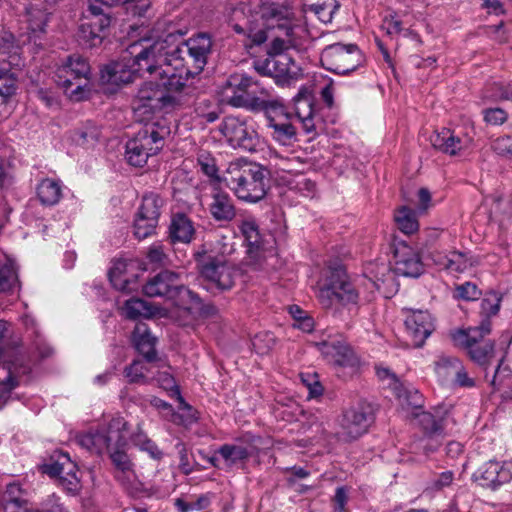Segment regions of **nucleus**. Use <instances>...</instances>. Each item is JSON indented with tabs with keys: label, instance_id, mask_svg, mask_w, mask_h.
I'll list each match as a JSON object with an SVG mask.
<instances>
[{
	"label": "nucleus",
	"instance_id": "f8f14e48",
	"mask_svg": "<svg viewBox=\"0 0 512 512\" xmlns=\"http://www.w3.org/2000/svg\"><path fill=\"white\" fill-rule=\"evenodd\" d=\"M394 259L393 272L385 264L377 267L376 279L373 281L377 290H380L381 285L385 283L394 282V274L415 278L423 272V264L419 254L405 243H399L396 246Z\"/></svg>",
	"mask_w": 512,
	"mask_h": 512
},
{
	"label": "nucleus",
	"instance_id": "79ce46f5",
	"mask_svg": "<svg viewBox=\"0 0 512 512\" xmlns=\"http://www.w3.org/2000/svg\"><path fill=\"white\" fill-rule=\"evenodd\" d=\"M87 4L89 15H86L85 19L96 21L100 29L107 28L110 25V17L106 13L109 8L108 4L103 0H87Z\"/></svg>",
	"mask_w": 512,
	"mask_h": 512
},
{
	"label": "nucleus",
	"instance_id": "20e7f679",
	"mask_svg": "<svg viewBox=\"0 0 512 512\" xmlns=\"http://www.w3.org/2000/svg\"><path fill=\"white\" fill-rule=\"evenodd\" d=\"M252 78L242 76L236 83L239 94L233 95L228 102L235 107H249L265 112L267 126L271 129V137L281 145L289 146L296 141L297 131L290 115L280 99L259 100L250 97L249 89L254 85Z\"/></svg>",
	"mask_w": 512,
	"mask_h": 512
},
{
	"label": "nucleus",
	"instance_id": "864d4df0",
	"mask_svg": "<svg viewBox=\"0 0 512 512\" xmlns=\"http://www.w3.org/2000/svg\"><path fill=\"white\" fill-rule=\"evenodd\" d=\"M290 188L304 197L312 198L315 195V183L305 175L298 174L290 182Z\"/></svg>",
	"mask_w": 512,
	"mask_h": 512
},
{
	"label": "nucleus",
	"instance_id": "a19ab883",
	"mask_svg": "<svg viewBox=\"0 0 512 512\" xmlns=\"http://www.w3.org/2000/svg\"><path fill=\"white\" fill-rule=\"evenodd\" d=\"M108 452H110L112 463L118 470L119 474L116 475L117 479L121 481L124 479L130 480L134 473L132 470V463L128 455L122 448H115L113 450H108Z\"/></svg>",
	"mask_w": 512,
	"mask_h": 512
},
{
	"label": "nucleus",
	"instance_id": "09e8293b",
	"mask_svg": "<svg viewBox=\"0 0 512 512\" xmlns=\"http://www.w3.org/2000/svg\"><path fill=\"white\" fill-rule=\"evenodd\" d=\"M158 225V221L150 219L147 216L141 215L140 213H136L134 219V235L138 239H145L151 236Z\"/></svg>",
	"mask_w": 512,
	"mask_h": 512
},
{
	"label": "nucleus",
	"instance_id": "052dcab7",
	"mask_svg": "<svg viewBox=\"0 0 512 512\" xmlns=\"http://www.w3.org/2000/svg\"><path fill=\"white\" fill-rule=\"evenodd\" d=\"M175 447L179 454V469H180V471L185 475L191 474L194 471V468L189 462L188 450H187L186 445L183 442H178Z\"/></svg>",
	"mask_w": 512,
	"mask_h": 512
},
{
	"label": "nucleus",
	"instance_id": "aec40b11",
	"mask_svg": "<svg viewBox=\"0 0 512 512\" xmlns=\"http://www.w3.org/2000/svg\"><path fill=\"white\" fill-rule=\"evenodd\" d=\"M475 479L483 487L496 488L512 480V462L489 461L476 473Z\"/></svg>",
	"mask_w": 512,
	"mask_h": 512
},
{
	"label": "nucleus",
	"instance_id": "dca6fc26",
	"mask_svg": "<svg viewBox=\"0 0 512 512\" xmlns=\"http://www.w3.org/2000/svg\"><path fill=\"white\" fill-rule=\"evenodd\" d=\"M474 135V128L471 126L455 129L442 128L432 133L430 143L435 149L454 156L471 147Z\"/></svg>",
	"mask_w": 512,
	"mask_h": 512
},
{
	"label": "nucleus",
	"instance_id": "de8ad7c7",
	"mask_svg": "<svg viewBox=\"0 0 512 512\" xmlns=\"http://www.w3.org/2000/svg\"><path fill=\"white\" fill-rule=\"evenodd\" d=\"M179 406L177 412H172L170 420L178 425L190 426L196 422L197 417L194 409L179 396Z\"/></svg>",
	"mask_w": 512,
	"mask_h": 512
},
{
	"label": "nucleus",
	"instance_id": "a211bd4d",
	"mask_svg": "<svg viewBox=\"0 0 512 512\" xmlns=\"http://www.w3.org/2000/svg\"><path fill=\"white\" fill-rule=\"evenodd\" d=\"M321 354L332 365L338 368L349 369L350 373L356 371L359 360L350 347L336 339H327L316 343Z\"/></svg>",
	"mask_w": 512,
	"mask_h": 512
},
{
	"label": "nucleus",
	"instance_id": "6ab92c4d",
	"mask_svg": "<svg viewBox=\"0 0 512 512\" xmlns=\"http://www.w3.org/2000/svg\"><path fill=\"white\" fill-rule=\"evenodd\" d=\"M407 335L415 347H420L434 329L431 315L428 311L410 310L405 319Z\"/></svg>",
	"mask_w": 512,
	"mask_h": 512
},
{
	"label": "nucleus",
	"instance_id": "5701e85b",
	"mask_svg": "<svg viewBox=\"0 0 512 512\" xmlns=\"http://www.w3.org/2000/svg\"><path fill=\"white\" fill-rule=\"evenodd\" d=\"M428 258L437 267L450 274L463 273L472 266L470 257L466 253L457 250L444 252L435 249L428 252Z\"/></svg>",
	"mask_w": 512,
	"mask_h": 512
},
{
	"label": "nucleus",
	"instance_id": "6e6d98bb",
	"mask_svg": "<svg viewBox=\"0 0 512 512\" xmlns=\"http://www.w3.org/2000/svg\"><path fill=\"white\" fill-rule=\"evenodd\" d=\"M16 90V78L8 69L0 68V96L9 97Z\"/></svg>",
	"mask_w": 512,
	"mask_h": 512
},
{
	"label": "nucleus",
	"instance_id": "e433bc0d",
	"mask_svg": "<svg viewBox=\"0 0 512 512\" xmlns=\"http://www.w3.org/2000/svg\"><path fill=\"white\" fill-rule=\"evenodd\" d=\"M105 28H99L96 21L85 20L79 27L78 40L86 47H96L101 44L103 36L101 32Z\"/></svg>",
	"mask_w": 512,
	"mask_h": 512
},
{
	"label": "nucleus",
	"instance_id": "7ed1b4c3",
	"mask_svg": "<svg viewBox=\"0 0 512 512\" xmlns=\"http://www.w3.org/2000/svg\"><path fill=\"white\" fill-rule=\"evenodd\" d=\"M155 42H165L169 48H164L161 61V75L164 76V84L170 87H183L185 85L184 72V54L187 53L197 70H202L207 62V57L211 51L212 41L209 35L199 33L189 38L185 42H180V35L169 33L165 38L154 40Z\"/></svg>",
	"mask_w": 512,
	"mask_h": 512
},
{
	"label": "nucleus",
	"instance_id": "5fc2aeb1",
	"mask_svg": "<svg viewBox=\"0 0 512 512\" xmlns=\"http://www.w3.org/2000/svg\"><path fill=\"white\" fill-rule=\"evenodd\" d=\"M455 298L465 301H475L480 298L481 290L476 284L465 282L455 288Z\"/></svg>",
	"mask_w": 512,
	"mask_h": 512
},
{
	"label": "nucleus",
	"instance_id": "473e14b6",
	"mask_svg": "<svg viewBox=\"0 0 512 512\" xmlns=\"http://www.w3.org/2000/svg\"><path fill=\"white\" fill-rule=\"evenodd\" d=\"M37 196L43 205L53 206L62 198V184L60 180L44 178L37 185Z\"/></svg>",
	"mask_w": 512,
	"mask_h": 512
},
{
	"label": "nucleus",
	"instance_id": "a878e982",
	"mask_svg": "<svg viewBox=\"0 0 512 512\" xmlns=\"http://www.w3.org/2000/svg\"><path fill=\"white\" fill-rule=\"evenodd\" d=\"M295 118L301 123L305 134L313 138L317 134L313 102L310 97L298 95L294 98Z\"/></svg>",
	"mask_w": 512,
	"mask_h": 512
},
{
	"label": "nucleus",
	"instance_id": "72a5a7b5",
	"mask_svg": "<svg viewBox=\"0 0 512 512\" xmlns=\"http://www.w3.org/2000/svg\"><path fill=\"white\" fill-rule=\"evenodd\" d=\"M452 365V369L455 372V382L461 387H472L474 386V380L470 378L467 372L464 370L461 362L454 357L442 356L436 362V372L440 377H446L448 373L444 370L445 365Z\"/></svg>",
	"mask_w": 512,
	"mask_h": 512
},
{
	"label": "nucleus",
	"instance_id": "ddd939ff",
	"mask_svg": "<svg viewBox=\"0 0 512 512\" xmlns=\"http://www.w3.org/2000/svg\"><path fill=\"white\" fill-rule=\"evenodd\" d=\"M490 331V321L485 319L479 327L457 330L452 334V339L455 345L461 346L468 351L473 361L485 364L494 351V343L490 340H484V337Z\"/></svg>",
	"mask_w": 512,
	"mask_h": 512
},
{
	"label": "nucleus",
	"instance_id": "f3484780",
	"mask_svg": "<svg viewBox=\"0 0 512 512\" xmlns=\"http://www.w3.org/2000/svg\"><path fill=\"white\" fill-rule=\"evenodd\" d=\"M197 265L202 277L213 287L224 291L234 286L236 269L225 261L206 255L197 254Z\"/></svg>",
	"mask_w": 512,
	"mask_h": 512
},
{
	"label": "nucleus",
	"instance_id": "423d86ee",
	"mask_svg": "<svg viewBox=\"0 0 512 512\" xmlns=\"http://www.w3.org/2000/svg\"><path fill=\"white\" fill-rule=\"evenodd\" d=\"M143 293L148 297H160L183 310H192L201 305L200 297L187 288L181 281L179 273L163 270L150 278L143 286Z\"/></svg>",
	"mask_w": 512,
	"mask_h": 512
},
{
	"label": "nucleus",
	"instance_id": "ea45409f",
	"mask_svg": "<svg viewBox=\"0 0 512 512\" xmlns=\"http://www.w3.org/2000/svg\"><path fill=\"white\" fill-rule=\"evenodd\" d=\"M437 413H439L437 411ZM418 424L429 435L441 434L447 422L446 416H439L431 412H421L417 415Z\"/></svg>",
	"mask_w": 512,
	"mask_h": 512
},
{
	"label": "nucleus",
	"instance_id": "338daca9",
	"mask_svg": "<svg viewBox=\"0 0 512 512\" xmlns=\"http://www.w3.org/2000/svg\"><path fill=\"white\" fill-rule=\"evenodd\" d=\"M0 49L3 50L4 53H17L19 49V45L15 44V37L11 33H4L0 38Z\"/></svg>",
	"mask_w": 512,
	"mask_h": 512
},
{
	"label": "nucleus",
	"instance_id": "8fccbe9b",
	"mask_svg": "<svg viewBox=\"0 0 512 512\" xmlns=\"http://www.w3.org/2000/svg\"><path fill=\"white\" fill-rule=\"evenodd\" d=\"M101 440L102 439L99 430L95 432L90 431L77 437V443L81 447L96 454H101L105 451L104 442Z\"/></svg>",
	"mask_w": 512,
	"mask_h": 512
},
{
	"label": "nucleus",
	"instance_id": "c85d7f7f",
	"mask_svg": "<svg viewBox=\"0 0 512 512\" xmlns=\"http://www.w3.org/2000/svg\"><path fill=\"white\" fill-rule=\"evenodd\" d=\"M195 229L192 221L183 213L175 214L169 225V238L172 243H190Z\"/></svg>",
	"mask_w": 512,
	"mask_h": 512
},
{
	"label": "nucleus",
	"instance_id": "393cba45",
	"mask_svg": "<svg viewBox=\"0 0 512 512\" xmlns=\"http://www.w3.org/2000/svg\"><path fill=\"white\" fill-rule=\"evenodd\" d=\"M105 451L123 448L129 437L128 425L124 418H113L106 427L99 430Z\"/></svg>",
	"mask_w": 512,
	"mask_h": 512
},
{
	"label": "nucleus",
	"instance_id": "37998d69",
	"mask_svg": "<svg viewBox=\"0 0 512 512\" xmlns=\"http://www.w3.org/2000/svg\"><path fill=\"white\" fill-rule=\"evenodd\" d=\"M164 200L156 193H148L143 196L138 213L147 216L150 219L159 221Z\"/></svg>",
	"mask_w": 512,
	"mask_h": 512
},
{
	"label": "nucleus",
	"instance_id": "4d7b16f0",
	"mask_svg": "<svg viewBox=\"0 0 512 512\" xmlns=\"http://www.w3.org/2000/svg\"><path fill=\"white\" fill-rule=\"evenodd\" d=\"M501 297L497 292L491 291L486 294L481 302V312L487 317L496 315L500 309Z\"/></svg>",
	"mask_w": 512,
	"mask_h": 512
},
{
	"label": "nucleus",
	"instance_id": "a18cd8bd",
	"mask_svg": "<svg viewBox=\"0 0 512 512\" xmlns=\"http://www.w3.org/2000/svg\"><path fill=\"white\" fill-rule=\"evenodd\" d=\"M194 112L198 118L205 123H212L219 118L220 109L217 103L210 99H198L195 103Z\"/></svg>",
	"mask_w": 512,
	"mask_h": 512
},
{
	"label": "nucleus",
	"instance_id": "7c9ffc66",
	"mask_svg": "<svg viewBox=\"0 0 512 512\" xmlns=\"http://www.w3.org/2000/svg\"><path fill=\"white\" fill-rule=\"evenodd\" d=\"M20 288L15 262L5 258L0 262V294L13 295Z\"/></svg>",
	"mask_w": 512,
	"mask_h": 512
},
{
	"label": "nucleus",
	"instance_id": "603ef678",
	"mask_svg": "<svg viewBox=\"0 0 512 512\" xmlns=\"http://www.w3.org/2000/svg\"><path fill=\"white\" fill-rule=\"evenodd\" d=\"M484 98L512 101V84L493 83L485 88Z\"/></svg>",
	"mask_w": 512,
	"mask_h": 512
},
{
	"label": "nucleus",
	"instance_id": "b1692460",
	"mask_svg": "<svg viewBox=\"0 0 512 512\" xmlns=\"http://www.w3.org/2000/svg\"><path fill=\"white\" fill-rule=\"evenodd\" d=\"M264 69L281 81L296 80L301 75L300 66L288 54L269 57L264 62Z\"/></svg>",
	"mask_w": 512,
	"mask_h": 512
},
{
	"label": "nucleus",
	"instance_id": "c756f323",
	"mask_svg": "<svg viewBox=\"0 0 512 512\" xmlns=\"http://www.w3.org/2000/svg\"><path fill=\"white\" fill-rule=\"evenodd\" d=\"M132 338L136 349L144 356L147 362L156 360L155 338L150 334L146 324H136Z\"/></svg>",
	"mask_w": 512,
	"mask_h": 512
},
{
	"label": "nucleus",
	"instance_id": "c9c22d12",
	"mask_svg": "<svg viewBox=\"0 0 512 512\" xmlns=\"http://www.w3.org/2000/svg\"><path fill=\"white\" fill-rule=\"evenodd\" d=\"M394 221L397 228L404 234L410 235L419 230L417 212L407 206H402L395 211Z\"/></svg>",
	"mask_w": 512,
	"mask_h": 512
},
{
	"label": "nucleus",
	"instance_id": "cd10ccee",
	"mask_svg": "<svg viewBox=\"0 0 512 512\" xmlns=\"http://www.w3.org/2000/svg\"><path fill=\"white\" fill-rule=\"evenodd\" d=\"M24 17L30 31L29 43L33 41L35 46H41V43L37 42V38L39 33L44 32L48 21V13L42 7L32 4L26 8Z\"/></svg>",
	"mask_w": 512,
	"mask_h": 512
},
{
	"label": "nucleus",
	"instance_id": "69168bd1",
	"mask_svg": "<svg viewBox=\"0 0 512 512\" xmlns=\"http://www.w3.org/2000/svg\"><path fill=\"white\" fill-rule=\"evenodd\" d=\"M418 206L417 212L419 214H424L427 210L432 206V196L430 191L427 188H420L418 190Z\"/></svg>",
	"mask_w": 512,
	"mask_h": 512
},
{
	"label": "nucleus",
	"instance_id": "39448f33",
	"mask_svg": "<svg viewBox=\"0 0 512 512\" xmlns=\"http://www.w3.org/2000/svg\"><path fill=\"white\" fill-rule=\"evenodd\" d=\"M220 182L241 201L256 203L266 193L264 169L255 163L237 159L228 163L221 173Z\"/></svg>",
	"mask_w": 512,
	"mask_h": 512
},
{
	"label": "nucleus",
	"instance_id": "2f4dec72",
	"mask_svg": "<svg viewBox=\"0 0 512 512\" xmlns=\"http://www.w3.org/2000/svg\"><path fill=\"white\" fill-rule=\"evenodd\" d=\"M155 368H160V364L156 360H134L125 368V376L130 383L146 384L150 382L151 373Z\"/></svg>",
	"mask_w": 512,
	"mask_h": 512
},
{
	"label": "nucleus",
	"instance_id": "3c124183",
	"mask_svg": "<svg viewBox=\"0 0 512 512\" xmlns=\"http://www.w3.org/2000/svg\"><path fill=\"white\" fill-rule=\"evenodd\" d=\"M160 364V368H155L151 373L150 381H156L162 388L169 390L175 386V381L170 373V367L163 360L156 359Z\"/></svg>",
	"mask_w": 512,
	"mask_h": 512
},
{
	"label": "nucleus",
	"instance_id": "1a4fd4ad",
	"mask_svg": "<svg viewBox=\"0 0 512 512\" xmlns=\"http://www.w3.org/2000/svg\"><path fill=\"white\" fill-rule=\"evenodd\" d=\"M169 128L159 122L147 123L126 144L127 162L135 167H143L150 156L157 154L163 147Z\"/></svg>",
	"mask_w": 512,
	"mask_h": 512
},
{
	"label": "nucleus",
	"instance_id": "49530a36",
	"mask_svg": "<svg viewBox=\"0 0 512 512\" xmlns=\"http://www.w3.org/2000/svg\"><path fill=\"white\" fill-rule=\"evenodd\" d=\"M197 164L206 176L215 180L217 183H221V174H219L216 160L210 152L205 150L199 151L197 155Z\"/></svg>",
	"mask_w": 512,
	"mask_h": 512
},
{
	"label": "nucleus",
	"instance_id": "f03ea898",
	"mask_svg": "<svg viewBox=\"0 0 512 512\" xmlns=\"http://www.w3.org/2000/svg\"><path fill=\"white\" fill-rule=\"evenodd\" d=\"M168 48L165 42H155L141 39L131 44L121 60L112 62L101 71V79L107 84H127L137 76L145 74H161L162 52Z\"/></svg>",
	"mask_w": 512,
	"mask_h": 512
},
{
	"label": "nucleus",
	"instance_id": "c03bdc74",
	"mask_svg": "<svg viewBox=\"0 0 512 512\" xmlns=\"http://www.w3.org/2000/svg\"><path fill=\"white\" fill-rule=\"evenodd\" d=\"M99 136V129L95 125L88 123L76 129L73 132L71 139L76 145L88 148L97 143Z\"/></svg>",
	"mask_w": 512,
	"mask_h": 512
},
{
	"label": "nucleus",
	"instance_id": "774afa93",
	"mask_svg": "<svg viewBox=\"0 0 512 512\" xmlns=\"http://www.w3.org/2000/svg\"><path fill=\"white\" fill-rule=\"evenodd\" d=\"M348 500V493L344 487H338L334 495V508L336 512H344Z\"/></svg>",
	"mask_w": 512,
	"mask_h": 512
},
{
	"label": "nucleus",
	"instance_id": "9b49d317",
	"mask_svg": "<svg viewBox=\"0 0 512 512\" xmlns=\"http://www.w3.org/2000/svg\"><path fill=\"white\" fill-rule=\"evenodd\" d=\"M219 132L234 149L255 152L262 143L256 124L250 118L227 116L220 123Z\"/></svg>",
	"mask_w": 512,
	"mask_h": 512
},
{
	"label": "nucleus",
	"instance_id": "bf43d9fd",
	"mask_svg": "<svg viewBox=\"0 0 512 512\" xmlns=\"http://www.w3.org/2000/svg\"><path fill=\"white\" fill-rule=\"evenodd\" d=\"M337 6L334 5V0H329L328 2H324L323 4H318L312 6V10L318 19L324 23L331 22L333 18V14Z\"/></svg>",
	"mask_w": 512,
	"mask_h": 512
},
{
	"label": "nucleus",
	"instance_id": "4be33fe9",
	"mask_svg": "<svg viewBox=\"0 0 512 512\" xmlns=\"http://www.w3.org/2000/svg\"><path fill=\"white\" fill-rule=\"evenodd\" d=\"M208 211L213 220L218 223L232 222L237 216L234 200L219 188H214L211 192Z\"/></svg>",
	"mask_w": 512,
	"mask_h": 512
},
{
	"label": "nucleus",
	"instance_id": "4c0bfd02",
	"mask_svg": "<svg viewBox=\"0 0 512 512\" xmlns=\"http://www.w3.org/2000/svg\"><path fill=\"white\" fill-rule=\"evenodd\" d=\"M122 310L124 316L131 320H137L142 317L149 318L157 314L156 308L139 298L127 300Z\"/></svg>",
	"mask_w": 512,
	"mask_h": 512
},
{
	"label": "nucleus",
	"instance_id": "6e6552de",
	"mask_svg": "<svg viewBox=\"0 0 512 512\" xmlns=\"http://www.w3.org/2000/svg\"><path fill=\"white\" fill-rule=\"evenodd\" d=\"M157 83L145 82L139 89L133 102V110L140 121H146L162 109L173 108L178 100L169 93L171 90H179L182 87H170L164 84V76L158 73L149 74Z\"/></svg>",
	"mask_w": 512,
	"mask_h": 512
},
{
	"label": "nucleus",
	"instance_id": "f704fd0d",
	"mask_svg": "<svg viewBox=\"0 0 512 512\" xmlns=\"http://www.w3.org/2000/svg\"><path fill=\"white\" fill-rule=\"evenodd\" d=\"M127 266L126 261L115 260L109 269L108 276L116 289L130 292L133 290L131 285L135 283V279L126 275Z\"/></svg>",
	"mask_w": 512,
	"mask_h": 512
},
{
	"label": "nucleus",
	"instance_id": "680f3d73",
	"mask_svg": "<svg viewBox=\"0 0 512 512\" xmlns=\"http://www.w3.org/2000/svg\"><path fill=\"white\" fill-rule=\"evenodd\" d=\"M147 258L156 265H165L168 262V256L160 244H153L149 247Z\"/></svg>",
	"mask_w": 512,
	"mask_h": 512
},
{
	"label": "nucleus",
	"instance_id": "2eb2a0df",
	"mask_svg": "<svg viewBox=\"0 0 512 512\" xmlns=\"http://www.w3.org/2000/svg\"><path fill=\"white\" fill-rule=\"evenodd\" d=\"M374 421V410L371 404L361 402L347 410L341 422L338 438L344 442L358 439L365 434Z\"/></svg>",
	"mask_w": 512,
	"mask_h": 512
},
{
	"label": "nucleus",
	"instance_id": "0e129e2a",
	"mask_svg": "<svg viewBox=\"0 0 512 512\" xmlns=\"http://www.w3.org/2000/svg\"><path fill=\"white\" fill-rule=\"evenodd\" d=\"M492 149L499 155L512 154V136L504 135L492 142Z\"/></svg>",
	"mask_w": 512,
	"mask_h": 512
},
{
	"label": "nucleus",
	"instance_id": "58836bf2",
	"mask_svg": "<svg viewBox=\"0 0 512 512\" xmlns=\"http://www.w3.org/2000/svg\"><path fill=\"white\" fill-rule=\"evenodd\" d=\"M217 453L221 456L227 467H233L242 463L250 456L247 447L236 444H224L218 449Z\"/></svg>",
	"mask_w": 512,
	"mask_h": 512
},
{
	"label": "nucleus",
	"instance_id": "e2e57ef3",
	"mask_svg": "<svg viewBox=\"0 0 512 512\" xmlns=\"http://www.w3.org/2000/svg\"><path fill=\"white\" fill-rule=\"evenodd\" d=\"M507 112L501 108L484 110V119L491 125H501L507 120Z\"/></svg>",
	"mask_w": 512,
	"mask_h": 512
},
{
	"label": "nucleus",
	"instance_id": "f257e3e1",
	"mask_svg": "<svg viewBox=\"0 0 512 512\" xmlns=\"http://www.w3.org/2000/svg\"><path fill=\"white\" fill-rule=\"evenodd\" d=\"M230 22L236 33L245 34L253 44L261 45L274 32L269 57L287 55L284 51L297 46L294 12L269 0H234L230 4Z\"/></svg>",
	"mask_w": 512,
	"mask_h": 512
},
{
	"label": "nucleus",
	"instance_id": "0eeeda50",
	"mask_svg": "<svg viewBox=\"0 0 512 512\" xmlns=\"http://www.w3.org/2000/svg\"><path fill=\"white\" fill-rule=\"evenodd\" d=\"M318 300L325 309H332L335 302L342 306L358 304L359 291L342 265L329 266L324 271L319 282Z\"/></svg>",
	"mask_w": 512,
	"mask_h": 512
},
{
	"label": "nucleus",
	"instance_id": "9d476101",
	"mask_svg": "<svg viewBox=\"0 0 512 512\" xmlns=\"http://www.w3.org/2000/svg\"><path fill=\"white\" fill-rule=\"evenodd\" d=\"M57 83L73 100L80 101L87 97L89 89L90 67L79 55H73L57 70Z\"/></svg>",
	"mask_w": 512,
	"mask_h": 512
},
{
	"label": "nucleus",
	"instance_id": "13d9d810",
	"mask_svg": "<svg viewBox=\"0 0 512 512\" xmlns=\"http://www.w3.org/2000/svg\"><path fill=\"white\" fill-rule=\"evenodd\" d=\"M274 345V338L268 332L259 333L252 339L253 349L257 354H266Z\"/></svg>",
	"mask_w": 512,
	"mask_h": 512
},
{
	"label": "nucleus",
	"instance_id": "412c9836",
	"mask_svg": "<svg viewBox=\"0 0 512 512\" xmlns=\"http://www.w3.org/2000/svg\"><path fill=\"white\" fill-rule=\"evenodd\" d=\"M45 472L52 477H57L59 484L68 492H76L80 479L77 476L78 467L68 454H61L57 461L47 465Z\"/></svg>",
	"mask_w": 512,
	"mask_h": 512
},
{
	"label": "nucleus",
	"instance_id": "bb28decb",
	"mask_svg": "<svg viewBox=\"0 0 512 512\" xmlns=\"http://www.w3.org/2000/svg\"><path fill=\"white\" fill-rule=\"evenodd\" d=\"M239 229L247 243L248 253L252 258H258L265 248L256 220L253 217L245 218L241 221Z\"/></svg>",
	"mask_w": 512,
	"mask_h": 512
},
{
	"label": "nucleus",
	"instance_id": "4468645a",
	"mask_svg": "<svg viewBox=\"0 0 512 512\" xmlns=\"http://www.w3.org/2000/svg\"><path fill=\"white\" fill-rule=\"evenodd\" d=\"M320 60L325 69L344 75L357 69L363 56L355 44L335 43L323 49Z\"/></svg>",
	"mask_w": 512,
	"mask_h": 512
}]
</instances>
